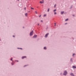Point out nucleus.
Returning <instances> with one entry per match:
<instances>
[{"label": "nucleus", "instance_id": "1", "mask_svg": "<svg viewBox=\"0 0 76 76\" xmlns=\"http://www.w3.org/2000/svg\"><path fill=\"white\" fill-rule=\"evenodd\" d=\"M67 72L66 71H65L63 74L64 75L66 76V75H67Z\"/></svg>", "mask_w": 76, "mask_h": 76}, {"label": "nucleus", "instance_id": "2", "mask_svg": "<svg viewBox=\"0 0 76 76\" xmlns=\"http://www.w3.org/2000/svg\"><path fill=\"white\" fill-rule=\"evenodd\" d=\"M34 33V31H32L30 33V36H32L33 35V33Z\"/></svg>", "mask_w": 76, "mask_h": 76}, {"label": "nucleus", "instance_id": "3", "mask_svg": "<svg viewBox=\"0 0 76 76\" xmlns=\"http://www.w3.org/2000/svg\"><path fill=\"white\" fill-rule=\"evenodd\" d=\"M49 35V33H47L45 35V38H47V37H48V35Z\"/></svg>", "mask_w": 76, "mask_h": 76}, {"label": "nucleus", "instance_id": "4", "mask_svg": "<svg viewBox=\"0 0 76 76\" xmlns=\"http://www.w3.org/2000/svg\"><path fill=\"white\" fill-rule=\"evenodd\" d=\"M37 35H34L33 37V38H37Z\"/></svg>", "mask_w": 76, "mask_h": 76}, {"label": "nucleus", "instance_id": "5", "mask_svg": "<svg viewBox=\"0 0 76 76\" xmlns=\"http://www.w3.org/2000/svg\"><path fill=\"white\" fill-rule=\"evenodd\" d=\"M25 58H26V56H23L22 57V59H23Z\"/></svg>", "mask_w": 76, "mask_h": 76}, {"label": "nucleus", "instance_id": "6", "mask_svg": "<svg viewBox=\"0 0 76 76\" xmlns=\"http://www.w3.org/2000/svg\"><path fill=\"white\" fill-rule=\"evenodd\" d=\"M70 75H71V76H75V75H74V74H73V73H71L70 74Z\"/></svg>", "mask_w": 76, "mask_h": 76}, {"label": "nucleus", "instance_id": "7", "mask_svg": "<svg viewBox=\"0 0 76 76\" xmlns=\"http://www.w3.org/2000/svg\"><path fill=\"white\" fill-rule=\"evenodd\" d=\"M42 0L43 1H40V3H41V4H42L44 2V0Z\"/></svg>", "mask_w": 76, "mask_h": 76}, {"label": "nucleus", "instance_id": "8", "mask_svg": "<svg viewBox=\"0 0 76 76\" xmlns=\"http://www.w3.org/2000/svg\"><path fill=\"white\" fill-rule=\"evenodd\" d=\"M72 68H73V69H76V67L74 66H73Z\"/></svg>", "mask_w": 76, "mask_h": 76}, {"label": "nucleus", "instance_id": "9", "mask_svg": "<svg viewBox=\"0 0 76 76\" xmlns=\"http://www.w3.org/2000/svg\"><path fill=\"white\" fill-rule=\"evenodd\" d=\"M64 11L61 12V15H63V13H64Z\"/></svg>", "mask_w": 76, "mask_h": 76}, {"label": "nucleus", "instance_id": "10", "mask_svg": "<svg viewBox=\"0 0 76 76\" xmlns=\"http://www.w3.org/2000/svg\"><path fill=\"white\" fill-rule=\"evenodd\" d=\"M25 15L26 16H28V14L27 13H26L25 14Z\"/></svg>", "mask_w": 76, "mask_h": 76}, {"label": "nucleus", "instance_id": "11", "mask_svg": "<svg viewBox=\"0 0 76 76\" xmlns=\"http://www.w3.org/2000/svg\"><path fill=\"white\" fill-rule=\"evenodd\" d=\"M49 11H50V8H48V12H49Z\"/></svg>", "mask_w": 76, "mask_h": 76}, {"label": "nucleus", "instance_id": "12", "mask_svg": "<svg viewBox=\"0 0 76 76\" xmlns=\"http://www.w3.org/2000/svg\"><path fill=\"white\" fill-rule=\"evenodd\" d=\"M70 61H71V62H72V58H71Z\"/></svg>", "mask_w": 76, "mask_h": 76}, {"label": "nucleus", "instance_id": "13", "mask_svg": "<svg viewBox=\"0 0 76 76\" xmlns=\"http://www.w3.org/2000/svg\"><path fill=\"white\" fill-rule=\"evenodd\" d=\"M31 9H32V10H34V9L32 7H31Z\"/></svg>", "mask_w": 76, "mask_h": 76}, {"label": "nucleus", "instance_id": "14", "mask_svg": "<svg viewBox=\"0 0 76 76\" xmlns=\"http://www.w3.org/2000/svg\"><path fill=\"white\" fill-rule=\"evenodd\" d=\"M44 17H45V16H46V15L45 14L43 16Z\"/></svg>", "mask_w": 76, "mask_h": 76}, {"label": "nucleus", "instance_id": "15", "mask_svg": "<svg viewBox=\"0 0 76 76\" xmlns=\"http://www.w3.org/2000/svg\"><path fill=\"white\" fill-rule=\"evenodd\" d=\"M18 49H22V48H18Z\"/></svg>", "mask_w": 76, "mask_h": 76}, {"label": "nucleus", "instance_id": "16", "mask_svg": "<svg viewBox=\"0 0 76 76\" xmlns=\"http://www.w3.org/2000/svg\"><path fill=\"white\" fill-rule=\"evenodd\" d=\"M75 53L73 54L72 55V56H75Z\"/></svg>", "mask_w": 76, "mask_h": 76}, {"label": "nucleus", "instance_id": "17", "mask_svg": "<svg viewBox=\"0 0 76 76\" xmlns=\"http://www.w3.org/2000/svg\"><path fill=\"white\" fill-rule=\"evenodd\" d=\"M12 59H13V58H11V59H10V60H11V61H12Z\"/></svg>", "mask_w": 76, "mask_h": 76}, {"label": "nucleus", "instance_id": "18", "mask_svg": "<svg viewBox=\"0 0 76 76\" xmlns=\"http://www.w3.org/2000/svg\"><path fill=\"white\" fill-rule=\"evenodd\" d=\"M56 10L55 9L54 10L53 12H56Z\"/></svg>", "mask_w": 76, "mask_h": 76}, {"label": "nucleus", "instance_id": "19", "mask_svg": "<svg viewBox=\"0 0 76 76\" xmlns=\"http://www.w3.org/2000/svg\"><path fill=\"white\" fill-rule=\"evenodd\" d=\"M56 4H55L54 6V7H56Z\"/></svg>", "mask_w": 76, "mask_h": 76}, {"label": "nucleus", "instance_id": "20", "mask_svg": "<svg viewBox=\"0 0 76 76\" xmlns=\"http://www.w3.org/2000/svg\"><path fill=\"white\" fill-rule=\"evenodd\" d=\"M44 50H46L47 48H44Z\"/></svg>", "mask_w": 76, "mask_h": 76}, {"label": "nucleus", "instance_id": "21", "mask_svg": "<svg viewBox=\"0 0 76 76\" xmlns=\"http://www.w3.org/2000/svg\"><path fill=\"white\" fill-rule=\"evenodd\" d=\"M68 19H67L66 20H65V21H67V20H68Z\"/></svg>", "mask_w": 76, "mask_h": 76}, {"label": "nucleus", "instance_id": "22", "mask_svg": "<svg viewBox=\"0 0 76 76\" xmlns=\"http://www.w3.org/2000/svg\"><path fill=\"white\" fill-rule=\"evenodd\" d=\"M35 12L36 14H37V11H35Z\"/></svg>", "mask_w": 76, "mask_h": 76}, {"label": "nucleus", "instance_id": "23", "mask_svg": "<svg viewBox=\"0 0 76 76\" xmlns=\"http://www.w3.org/2000/svg\"><path fill=\"white\" fill-rule=\"evenodd\" d=\"M54 14H55V15H56V14H57V13H56V12H54Z\"/></svg>", "mask_w": 76, "mask_h": 76}, {"label": "nucleus", "instance_id": "24", "mask_svg": "<svg viewBox=\"0 0 76 76\" xmlns=\"http://www.w3.org/2000/svg\"><path fill=\"white\" fill-rule=\"evenodd\" d=\"M72 6H71L70 8V9H72Z\"/></svg>", "mask_w": 76, "mask_h": 76}, {"label": "nucleus", "instance_id": "25", "mask_svg": "<svg viewBox=\"0 0 76 76\" xmlns=\"http://www.w3.org/2000/svg\"><path fill=\"white\" fill-rule=\"evenodd\" d=\"M41 15H40L39 16V17H41Z\"/></svg>", "mask_w": 76, "mask_h": 76}, {"label": "nucleus", "instance_id": "26", "mask_svg": "<svg viewBox=\"0 0 76 76\" xmlns=\"http://www.w3.org/2000/svg\"><path fill=\"white\" fill-rule=\"evenodd\" d=\"M24 9H25V10H26V7Z\"/></svg>", "mask_w": 76, "mask_h": 76}, {"label": "nucleus", "instance_id": "27", "mask_svg": "<svg viewBox=\"0 0 76 76\" xmlns=\"http://www.w3.org/2000/svg\"><path fill=\"white\" fill-rule=\"evenodd\" d=\"M60 75H62V73H61Z\"/></svg>", "mask_w": 76, "mask_h": 76}, {"label": "nucleus", "instance_id": "28", "mask_svg": "<svg viewBox=\"0 0 76 76\" xmlns=\"http://www.w3.org/2000/svg\"><path fill=\"white\" fill-rule=\"evenodd\" d=\"M67 23H65V25H66V24H67Z\"/></svg>", "mask_w": 76, "mask_h": 76}, {"label": "nucleus", "instance_id": "29", "mask_svg": "<svg viewBox=\"0 0 76 76\" xmlns=\"http://www.w3.org/2000/svg\"><path fill=\"white\" fill-rule=\"evenodd\" d=\"M41 22H43L42 20H41Z\"/></svg>", "mask_w": 76, "mask_h": 76}, {"label": "nucleus", "instance_id": "30", "mask_svg": "<svg viewBox=\"0 0 76 76\" xmlns=\"http://www.w3.org/2000/svg\"><path fill=\"white\" fill-rule=\"evenodd\" d=\"M27 65H25L24 66V67H25V66H26Z\"/></svg>", "mask_w": 76, "mask_h": 76}, {"label": "nucleus", "instance_id": "31", "mask_svg": "<svg viewBox=\"0 0 76 76\" xmlns=\"http://www.w3.org/2000/svg\"><path fill=\"white\" fill-rule=\"evenodd\" d=\"M72 16H75V15H72Z\"/></svg>", "mask_w": 76, "mask_h": 76}, {"label": "nucleus", "instance_id": "32", "mask_svg": "<svg viewBox=\"0 0 76 76\" xmlns=\"http://www.w3.org/2000/svg\"><path fill=\"white\" fill-rule=\"evenodd\" d=\"M13 37H15V36H13Z\"/></svg>", "mask_w": 76, "mask_h": 76}, {"label": "nucleus", "instance_id": "33", "mask_svg": "<svg viewBox=\"0 0 76 76\" xmlns=\"http://www.w3.org/2000/svg\"><path fill=\"white\" fill-rule=\"evenodd\" d=\"M17 62H18V61H16Z\"/></svg>", "mask_w": 76, "mask_h": 76}, {"label": "nucleus", "instance_id": "34", "mask_svg": "<svg viewBox=\"0 0 76 76\" xmlns=\"http://www.w3.org/2000/svg\"><path fill=\"white\" fill-rule=\"evenodd\" d=\"M39 7H37V8H38Z\"/></svg>", "mask_w": 76, "mask_h": 76}, {"label": "nucleus", "instance_id": "35", "mask_svg": "<svg viewBox=\"0 0 76 76\" xmlns=\"http://www.w3.org/2000/svg\"><path fill=\"white\" fill-rule=\"evenodd\" d=\"M54 24H55V25H56V23H54Z\"/></svg>", "mask_w": 76, "mask_h": 76}, {"label": "nucleus", "instance_id": "36", "mask_svg": "<svg viewBox=\"0 0 76 76\" xmlns=\"http://www.w3.org/2000/svg\"><path fill=\"white\" fill-rule=\"evenodd\" d=\"M44 48H46V47H44Z\"/></svg>", "mask_w": 76, "mask_h": 76}, {"label": "nucleus", "instance_id": "37", "mask_svg": "<svg viewBox=\"0 0 76 76\" xmlns=\"http://www.w3.org/2000/svg\"><path fill=\"white\" fill-rule=\"evenodd\" d=\"M39 25V24H38V25Z\"/></svg>", "mask_w": 76, "mask_h": 76}, {"label": "nucleus", "instance_id": "38", "mask_svg": "<svg viewBox=\"0 0 76 76\" xmlns=\"http://www.w3.org/2000/svg\"><path fill=\"white\" fill-rule=\"evenodd\" d=\"M54 26H56V24H55V25H54Z\"/></svg>", "mask_w": 76, "mask_h": 76}, {"label": "nucleus", "instance_id": "39", "mask_svg": "<svg viewBox=\"0 0 76 76\" xmlns=\"http://www.w3.org/2000/svg\"><path fill=\"white\" fill-rule=\"evenodd\" d=\"M12 62H13V61H12Z\"/></svg>", "mask_w": 76, "mask_h": 76}, {"label": "nucleus", "instance_id": "40", "mask_svg": "<svg viewBox=\"0 0 76 76\" xmlns=\"http://www.w3.org/2000/svg\"><path fill=\"white\" fill-rule=\"evenodd\" d=\"M13 64H12V66H13Z\"/></svg>", "mask_w": 76, "mask_h": 76}, {"label": "nucleus", "instance_id": "41", "mask_svg": "<svg viewBox=\"0 0 76 76\" xmlns=\"http://www.w3.org/2000/svg\"><path fill=\"white\" fill-rule=\"evenodd\" d=\"M23 28H24V27H23Z\"/></svg>", "mask_w": 76, "mask_h": 76}, {"label": "nucleus", "instance_id": "42", "mask_svg": "<svg viewBox=\"0 0 76 76\" xmlns=\"http://www.w3.org/2000/svg\"><path fill=\"white\" fill-rule=\"evenodd\" d=\"M18 1H19V0H17Z\"/></svg>", "mask_w": 76, "mask_h": 76}, {"label": "nucleus", "instance_id": "43", "mask_svg": "<svg viewBox=\"0 0 76 76\" xmlns=\"http://www.w3.org/2000/svg\"><path fill=\"white\" fill-rule=\"evenodd\" d=\"M29 12H30V11H29Z\"/></svg>", "mask_w": 76, "mask_h": 76}, {"label": "nucleus", "instance_id": "44", "mask_svg": "<svg viewBox=\"0 0 76 76\" xmlns=\"http://www.w3.org/2000/svg\"><path fill=\"white\" fill-rule=\"evenodd\" d=\"M26 0V1H28V0Z\"/></svg>", "mask_w": 76, "mask_h": 76}, {"label": "nucleus", "instance_id": "45", "mask_svg": "<svg viewBox=\"0 0 76 76\" xmlns=\"http://www.w3.org/2000/svg\"><path fill=\"white\" fill-rule=\"evenodd\" d=\"M47 28H48V27H47Z\"/></svg>", "mask_w": 76, "mask_h": 76}, {"label": "nucleus", "instance_id": "46", "mask_svg": "<svg viewBox=\"0 0 76 76\" xmlns=\"http://www.w3.org/2000/svg\"><path fill=\"white\" fill-rule=\"evenodd\" d=\"M0 41H1V40H0Z\"/></svg>", "mask_w": 76, "mask_h": 76}, {"label": "nucleus", "instance_id": "47", "mask_svg": "<svg viewBox=\"0 0 76 76\" xmlns=\"http://www.w3.org/2000/svg\"><path fill=\"white\" fill-rule=\"evenodd\" d=\"M13 63H12V64Z\"/></svg>", "mask_w": 76, "mask_h": 76}]
</instances>
